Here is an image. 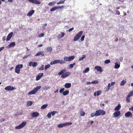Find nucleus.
Here are the masks:
<instances>
[{
  "instance_id": "f257e3e1",
  "label": "nucleus",
  "mask_w": 133,
  "mask_h": 133,
  "mask_svg": "<svg viewBox=\"0 0 133 133\" xmlns=\"http://www.w3.org/2000/svg\"><path fill=\"white\" fill-rule=\"evenodd\" d=\"M105 114V111L102 110H99L96 111L95 112H94L91 114V117H92L94 116H97L100 115H104Z\"/></svg>"
},
{
  "instance_id": "f03ea898",
  "label": "nucleus",
  "mask_w": 133,
  "mask_h": 133,
  "mask_svg": "<svg viewBox=\"0 0 133 133\" xmlns=\"http://www.w3.org/2000/svg\"><path fill=\"white\" fill-rule=\"evenodd\" d=\"M71 74L70 72H67L66 70L63 69L58 72V75H61V77L62 78H64L68 76Z\"/></svg>"
},
{
  "instance_id": "7ed1b4c3",
  "label": "nucleus",
  "mask_w": 133,
  "mask_h": 133,
  "mask_svg": "<svg viewBox=\"0 0 133 133\" xmlns=\"http://www.w3.org/2000/svg\"><path fill=\"white\" fill-rule=\"evenodd\" d=\"M41 86L36 87L33 90L29 92L28 94L29 95H34L37 92L38 90L41 89Z\"/></svg>"
},
{
  "instance_id": "20e7f679",
  "label": "nucleus",
  "mask_w": 133,
  "mask_h": 133,
  "mask_svg": "<svg viewBox=\"0 0 133 133\" xmlns=\"http://www.w3.org/2000/svg\"><path fill=\"white\" fill-rule=\"evenodd\" d=\"M83 32L82 31H80L76 35L74 38V41H76L79 39L83 34Z\"/></svg>"
},
{
  "instance_id": "39448f33",
  "label": "nucleus",
  "mask_w": 133,
  "mask_h": 133,
  "mask_svg": "<svg viewBox=\"0 0 133 133\" xmlns=\"http://www.w3.org/2000/svg\"><path fill=\"white\" fill-rule=\"evenodd\" d=\"M65 63V62L62 60H56L54 61L53 62H51L50 64L52 65L53 64H55L58 63H60L61 64H64Z\"/></svg>"
},
{
  "instance_id": "423d86ee",
  "label": "nucleus",
  "mask_w": 133,
  "mask_h": 133,
  "mask_svg": "<svg viewBox=\"0 0 133 133\" xmlns=\"http://www.w3.org/2000/svg\"><path fill=\"white\" fill-rule=\"evenodd\" d=\"M72 124V123L71 122H67L64 123L60 124H58L57 126L58 128H61L67 125H71Z\"/></svg>"
},
{
  "instance_id": "0eeeda50",
  "label": "nucleus",
  "mask_w": 133,
  "mask_h": 133,
  "mask_svg": "<svg viewBox=\"0 0 133 133\" xmlns=\"http://www.w3.org/2000/svg\"><path fill=\"white\" fill-rule=\"evenodd\" d=\"M26 123L25 121H24L22 122L21 124L17 126L15 128L16 129H21L24 127L25 125L26 124Z\"/></svg>"
},
{
  "instance_id": "6e6552de",
  "label": "nucleus",
  "mask_w": 133,
  "mask_h": 133,
  "mask_svg": "<svg viewBox=\"0 0 133 133\" xmlns=\"http://www.w3.org/2000/svg\"><path fill=\"white\" fill-rule=\"evenodd\" d=\"M75 58V57L74 56H70L69 57H65L64 58V60L66 61H70L73 60Z\"/></svg>"
},
{
  "instance_id": "1a4fd4ad",
  "label": "nucleus",
  "mask_w": 133,
  "mask_h": 133,
  "mask_svg": "<svg viewBox=\"0 0 133 133\" xmlns=\"http://www.w3.org/2000/svg\"><path fill=\"white\" fill-rule=\"evenodd\" d=\"M15 89L16 88L10 86H8L4 88L5 90L11 91Z\"/></svg>"
},
{
  "instance_id": "9d476101",
  "label": "nucleus",
  "mask_w": 133,
  "mask_h": 133,
  "mask_svg": "<svg viewBox=\"0 0 133 133\" xmlns=\"http://www.w3.org/2000/svg\"><path fill=\"white\" fill-rule=\"evenodd\" d=\"M38 65L37 63V62L32 61H30L29 62V66H32L33 67H35L37 66Z\"/></svg>"
},
{
  "instance_id": "9b49d317",
  "label": "nucleus",
  "mask_w": 133,
  "mask_h": 133,
  "mask_svg": "<svg viewBox=\"0 0 133 133\" xmlns=\"http://www.w3.org/2000/svg\"><path fill=\"white\" fill-rule=\"evenodd\" d=\"M120 114L121 112L120 111H116L114 113L113 117L115 118L117 117L120 115Z\"/></svg>"
},
{
  "instance_id": "f8f14e48",
  "label": "nucleus",
  "mask_w": 133,
  "mask_h": 133,
  "mask_svg": "<svg viewBox=\"0 0 133 133\" xmlns=\"http://www.w3.org/2000/svg\"><path fill=\"white\" fill-rule=\"evenodd\" d=\"M43 75V74L42 73H39L36 77V80L37 81L39 80L42 77Z\"/></svg>"
},
{
  "instance_id": "ddd939ff",
  "label": "nucleus",
  "mask_w": 133,
  "mask_h": 133,
  "mask_svg": "<svg viewBox=\"0 0 133 133\" xmlns=\"http://www.w3.org/2000/svg\"><path fill=\"white\" fill-rule=\"evenodd\" d=\"M132 114L130 111H128L125 114V116L127 117H132Z\"/></svg>"
},
{
  "instance_id": "4468645a",
  "label": "nucleus",
  "mask_w": 133,
  "mask_h": 133,
  "mask_svg": "<svg viewBox=\"0 0 133 133\" xmlns=\"http://www.w3.org/2000/svg\"><path fill=\"white\" fill-rule=\"evenodd\" d=\"M95 68L98 71H99L100 72H102L103 71L101 67V66H96L95 67Z\"/></svg>"
},
{
  "instance_id": "2eb2a0df",
  "label": "nucleus",
  "mask_w": 133,
  "mask_h": 133,
  "mask_svg": "<svg viewBox=\"0 0 133 133\" xmlns=\"http://www.w3.org/2000/svg\"><path fill=\"white\" fill-rule=\"evenodd\" d=\"M13 33L11 32L8 35L6 38V41H8L10 40L12 36Z\"/></svg>"
},
{
  "instance_id": "dca6fc26",
  "label": "nucleus",
  "mask_w": 133,
  "mask_h": 133,
  "mask_svg": "<svg viewBox=\"0 0 133 133\" xmlns=\"http://www.w3.org/2000/svg\"><path fill=\"white\" fill-rule=\"evenodd\" d=\"M39 115V113L36 112H33L31 114V116L33 117H36L38 116Z\"/></svg>"
},
{
  "instance_id": "f3484780",
  "label": "nucleus",
  "mask_w": 133,
  "mask_h": 133,
  "mask_svg": "<svg viewBox=\"0 0 133 133\" xmlns=\"http://www.w3.org/2000/svg\"><path fill=\"white\" fill-rule=\"evenodd\" d=\"M43 52V51H40L37 53L35 55V56H38L41 55L42 56H43L44 55Z\"/></svg>"
},
{
  "instance_id": "a211bd4d",
  "label": "nucleus",
  "mask_w": 133,
  "mask_h": 133,
  "mask_svg": "<svg viewBox=\"0 0 133 133\" xmlns=\"http://www.w3.org/2000/svg\"><path fill=\"white\" fill-rule=\"evenodd\" d=\"M35 10H31L29 12L27 15V16H28L30 17L34 13Z\"/></svg>"
},
{
  "instance_id": "6ab92c4d",
  "label": "nucleus",
  "mask_w": 133,
  "mask_h": 133,
  "mask_svg": "<svg viewBox=\"0 0 133 133\" xmlns=\"http://www.w3.org/2000/svg\"><path fill=\"white\" fill-rule=\"evenodd\" d=\"M71 86V84L67 83H66L65 84V87L66 88H70Z\"/></svg>"
},
{
  "instance_id": "aec40b11",
  "label": "nucleus",
  "mask_w": 133,
  "mask_h": 133,
  "mask_svg": "<svg viewBox=\"0 0 133 133\" xmlns=\"http://www.w3.org/2000/svg\"><path fill=\"white\" fill-rule=\"evenodd\" d=\"M121 108V105L120 104H118L116 106L115 109V111H118Z\"/></svg>"
},
{
  "instance_id": "412c9836",
  "label": "nucleus",
  "mask_w": 133,
  "mask_h": 133,
  "mask_svg": "<svg viewBox=\"0 0 133 133\" xmlns=\"http://www.w3.org/2000/svg\"><path fill=\"white\" fill-rule=\"evenodd\" d=\"M61 35L59 34L57 37L58 38V39H60L61 38H62L65 35L64 33L63 32H61Z\"/></svg>"
},
{
  "instance_id": "4be33fe9",
  "label": "nucleus",
  "mask_w": 133,
  "mask_h": 133,
  "mask_svg": "<svg viewBox=\"0 0 133 133\" xmlns=\"http://www.w3.org/2000/svg\"><path fill=\"white\" fill-rule=\"evenodd\" d=\"M16 45L15 43L14 42H12L8 46V48H10V47L14 46Z\"/></svg>"
},
{
  "instance_id": "5701e85b",
  "label": "nucleus",
  "mask_w": 133,
  "mask_h": 133,
  "mask_svg": "<svg viewBox=\"0 0 133 133\" xmlns=\"http://www.w3.org/2000/svg\"><path fill=\"white\" fill-rule=\"evenodd\" d=\"M120 66V64L118 62H116L115 63L114 68L115 69H118Z\"/></svg>"
},
{
  "instance_id": "b1692460",
  "label": "nucleus",
  "mask_w": 133,
  "mask_h": 133,
  "mask_svg": "<svg viewBox=\"0 0 133 133\" xmlns=\"http://www.w3.org/2000/svg\"><path fill=\"white\" fill-rule=\"evenodd\" d=\"M50 86H44V87H43V90H47L50 89Z\"/></svg>"
},
{
  "instance_id": "393cba45",
  "label": "nucleus",
  "mask_w": 133,
  "mask_h": 133,
  "mask_svg": "<svg viewBox=\"0 0 133 133\" xmlns=\"http://www.w3.org/2000/svg\"><path fill=\"white\" fill-rule=\"evenodd\" d=\"M23 65L22 64H19L16 65V67L20 70L23 66Z\"/></svg>"
},
{
  "instance_id": "a878e982",
  "label": "nucleus",
  "mask_w": 133,
  "mask_h": 133,
  "mask_svg": "<svg viewBox=\"0 0 133 133\" xmlns=\"http://www.w3.org/2000/svg\"><path fill=\"white\" fill-rule=\"evenodd\" d=\"M20 70L16 67L15 68V72L17 74H19L20 73Z\"/></svg>"
},
{
  "instance_id": "bb28decb",
  "label": "nucleus",
  "mask_w": 133,
  "mask_h": 133,
  "mask_svg": "<svg viewBox=\"0 0 133 133\" xmlns=\"http://www.w3.org/2000/svg\"><path fill=\"white\" fill-rule=\"evenodd\" d=\"M65 1V0H62L61 1H60L59 2H57V5L61 4H63L64 3Z\"/></svg>"
},
{
  "instance_id": "cd10ccee",
  "label": "nucleus",
  "mask_w": 133,
  "mask_h": 133,
  "mask_svg": "<svg viewBox=\"0 0 133 133\" xmlns=\"http://www.w3.org/2000/svg\"><path fill=\"white\" fill-rule=\"evenodd\" d=\"M52 50V48L51 47H48L46 49V50L48 51V52H51Z\"/></svg>"
},
{
  "instance_id": "c85d7f7f",
  "label": "nucleus",
  "mask_w": 133,
  "mask_h": 133,
  "mask_svg": "<svg viewBox=\"0 0 133 133\" xmlns=\"http://www.w3.org/2000/svg\"><path fill=\"white\" fill-rule=\"evenodd\" d=\"M126 82V81L123 80L121 82L120 85L121 86H123Z\"/></svg>"
},
{
  "instance_id": "c756f323",
  "label": "nucleus",
  "mask_w": 133,
  "mask_h": 133,
  "mask_svg": "<svg viewBox=\"0 0 133 133\" xmlns=\"http://www.w3.org/2000/svg\"><path fill=\"white\" fill-rule=\"evenodd\" d=\"M56 3V2L54 1H53L52 2L49 3L48 4V5L50 6H52L54 5Z\"/></svg>"
},
{
  "instance_id": "7c9ffc66",
  "label": "nucleus",
  "mask_w": 133,
  "mask_h": 133,
  "mask_svg": "<svg viewBox=\"0 0 133 133\" xmlns=\"http://www.w3.org/2000/svg\"><path fill=\"white\" fill-rule=\"evenodd\" d=\"M48 106L47 104H45L43 105L41 107V109H45Z\"/></svg>"
},
{
  "instance_id": "2f4dec72",
  "label": "nucleus",
  "mask_w": 133,
  "mask_h": 133,
  "mask_svg": "<svg viewBox=\"0 0 133 133\" xmlns=\"http://www.w3.org/2000/svg\"><path fill=\"white\" fill-rule=\"evenodd\" d=\"M57 9L58 8H57V7L55 6L51 9L50 10V11L52 12Z\"/></svg>"
},
{
  "instance_id": "473e14b6",
  "label": "nucleus",
  "mask_w": 133,
  "mask_h": 133,
  "mask_svg": "<svg viewBox=\"0 0 133 133\" xmlns=\"http://www.w3.org/2000/svg\"><path fill=\"white\" fill-rule=\"evenodd\" d=\"M69 91L66 90L64 91L63 92V94L64 96H66L69 93Z\"/></svg>"
},
{
  "instance_id": "72a5a7b5",
  "label": "nucleus",
  "mask_w": 133,
  "mask_h": 133,
  "mask_svg": "<svg viewBox=\"0 0 133 133\" xmlns=\"http://www.w3.org/2000/svg\"><path fill=\"white\" fill-rule=\"evenodd\" d=\"M32 104V101H29L27 103V105L29 106H31Z\"/></svg>"
},
{
  "instance_id": "f704fd0d",
  "label": "nucleus",
  "mask_w": 133,
  "mask_h": 133,
  "mask_svg": "<svg viewBox=\"0 0 133 133\" xmlns=\"http://www.w3.org/2000/svg\"><path fill=\"white\" fill-rule=\"evenodd\" d=\"M132 95H133V91H132L130 92L127 96L128 97H130Z\"/></svg>"
},
{
  "instance_id": "c9c22d12",
  "label": "nucleus",
  "mask_w": 133,
  "mask_h": 133,
  "mask_svg": "<svg viewBox=\"0 0 133 133\" xmlns=\"http://www.w3.org/2000/svg\"><path fill=\"white\" fill-rule=\"evenodd\" d=\"M86 57V55H84L82 57H80L79 58V61H81L83 60Z\"/></svg>"
},
{
  "instance_id": "e433bc0d",
  "label": "nucleus",
  "mask_w": 133,
  "mask_h": 133,
  "mask_svg": "<svg viewBox=\"0 0 133 133\" xmlns=\"http://www.w3.org/2000/svg\"><path fill=\"white\" fill-rule=\"evenodd\" d=\"M89 70V68H87L84 70L83 71V73L87 72Z\"/></svg>"
},
{
  "instance_id": "4c0bfd02",
  "label": "nucleus",
  "mask_w": 133,
  "mask_h": 133,
  "mask_svg": "<svg viewBox=\"0 0 133 133\" xmlns=\"http://www.w3.org/2000/svg\"><path fill=\"white\" fill-rule=\"evenodd\" d=\"M50 67V64H48L45 66V70H46Z\"/></svg>"
},
{
  "instance_id": "58836bf2",
  "label": "nucleus",
  "mask_w": 133,
  "mask_h": 133,
  "mask_svg": "<svg viewBox=\"0 0 133 133\" xmlns=\"http://www.w3.org/2000/svg\"><path fill=\"white\" fill-rule=\"evenodd\" d=\"M85 37V36L84 35L83 36L81 37V39L80 40V41H79V42H82V41L84 40V38Z\"/></svg>"
},
{
  "instance_id": "ea45409f",
  "label": "nucleus",
  "mask_w": 133,
  "mask_h": 133,
  "mask_svg": "<svg viewBox=\"0 0 133 133\" xmlns=\"http://www.w3.org/2000/svg\"><path fill=\"white\" fill-rule=\"evenodd\" d=\"M51 115L50 112H49L47 114V117L50 119L51 117Z\"/></svg>"
},
{
  "instance_id": "a19ab883",
  "label": "nucleus",
  "mask_w": 133,
  "mask_h": 133,
  "mask_svg": "<svg viewBox=\"0 0 133 133\" xmlns=\"http://www.w3.org/2000/svg\"><path fill=\"white\" fill-rule=\"evenodd\" d=\"M126 101L128 103L130 102V97L127 96L126 98Z\"/></svg>"
},
{
  "instance_id": "79ce46f5",
  "label": "nucleus",
  "mask_w": 133,
  "mask_h": 133,
  "mask_svg": "<svg viewBox=\"0 0 133 133\" xmlns=\"http://www.w3.org/2000/svg\"><path fill=\"white\" fill-rule=\"evenodd\" d=\"M111 62L110 61L109 59H107L104 61V63L106 64L110 63Z\"/></svg>"
},
{
  "instance_id": "37998d69",
  "label": "nucleus",
  "mask_w": 133,
  "mask_h": 133,
  "mask_svg": "<svg viewBox=\"0 0 133 133\" xmlns=\"http://www.w3.org/2000/svg\"><path fill=\"white\" fill-rule=\"evenodd\" d=\"M57 112L56 111H53L51 112H50L51 115H52V116H54V115H55L56 113H57Z\"/></svg>"
},
{
  "instance_id": "c03bdc74",
  "label": "nucleus",
  "mask_w": 133,
  "mask_h": 133,
  "mask_svg": "<svg viewBox=\"0 0 133 133\" xmlns=\"http://www.w3.org/2000/svg\"><path fill=\"white\" fill-rule=\"evenodd\" d=\"M44 66V65H42L41 66L39 69V70H44V67L43 66Z\"/></svg>"
},
{
  "instance_id": "a18cd8bd",
  "label": "nucleus",
  "mask_w": 133,
  "mask_h": 133,
  "mask_svg": "<svg viewBox=\"0 0 133 133\" xmlns=\"http://www.w3.org/2000/svg\"><path fill=\"white\" fill-rule=\"evenodd\" d=\"M98 83V81L97 80L91 82V83L92 84H97Z\"/></svg>"
},
{
  "instance_id": "49530a36",
  "label": "nucleus",
  "mask_w": 133,
  "mask_h": 133,
  "mask_svg": "<svg viewBox=\"0 0 133 133\" xmlns=\"http://www.w3.org/2000/svg\"><path fill=\"white\" fill-rule=\"evenodd\" d=\"M64 89H65L64 88H62L59 91L60 93H63V92H64Z\"/></svg>"
},
{
  "instance_id": "de8ad7c7",
  "label": "nucleus",
  "mask_w": 133,
  "mask_h": 133,
  "mask_svg": "<svg viewBox=\"0 0 133 133\" xmlns=\"http://www.w3.org/2000/svg\"><path fill=\"white\" fill-rule=\"evenodd\" d=\"M44 35V33H42L40 35H38V37H43Z\"/></svg>"
},
{
  "instance_id": "09e8293b",
  "label": "nucleus",
  "mask_w": 133,
  "mask_h": 133,
  "mask_svg": "<svg viewBox=\"0 0 133 133\" xmlns=\"http://www.w3.org/2000/svg\"><path fill=\"white\" fill-rule=\"evenodd\" d=\"M97 96H99L101 93V91H97Z\"/></svg>"
},
{
  "instance_id": "8fccbe9b",
  "label": "nucleus",
  "mask_w": 133,
  "mask_h": 133,
  "mask_svg": "<svg viewBox=\"0 0 133 133\" xmlns=\"http://www.w3.org/2000/svg\"><path fill=\"white\" fill-rule=\"evenodd\" d=\"M30 55H26L24 57H23V59H26L27 57H28L30 56Z\"/></svg>"
},
{
  "instance_id": "3c124183",
  "label": "nucleus",
  "mask_w": 133,
  "mask_h": 133,
  "mask_svg": "<svg viewBox=\"0 0 133 133\" xmlns=\"http://www.w3.org/2000/svg\"><path fill=\"white\" fill-rule=\"evenodd\" d=\"M74 29V28L73 27H72L71 28L69 29V30H67V31H68L69 32H70L71 31H72V30H73Z\"/></svg>"
},
{
  "instance_id": "603ef678",
  "label": "nucleus",
  "mask_w": 133,
  "mask_h": 133,
  "mask_svg": "<svg viewBox=\"0 0 133 133\" xmlns=\"http://www.w3.org/2000/svg\"><path fill=\"white\" fill-rule=\"evenodd\" d=\"M57 8H58V9H62L64 7V6H57Z\"/></svg>"
},
{
  "instance_id": "864d4df0",
  "label": "nucleus",
  "mask_w": 133,
  "mask_h": 133,
  "mask_svg": "<svg viewBox=\"0 0 133 133\" xmlns=\"http://www.w3.org/2000/svg\"><path fill=\"white\" fill-rule=\"evenodd\" d=\"M105 91H108L109 90V89L108 87H106L105 89Z\"/></svg>"
},
{
  "instance_id": "5fc2aeb1",
  "label": "nucleus",
  "mask_w": 133,
  "mask_h": 133,
  "mask_svg": "<svg viewBox=\"0 0 133 133\" xmlns=\"http://www.w3.org/2000/svg\"><path fill=\"white\" fill-rule=\"evenodd\" d=\"M74 66L72 64H70L69 65V67L71 69Z\"/></svg>"
},
{
  "instance_id": "6e6d98bb",
  "label": "nucleus",
  "mask_w": 133,
  "mask_h": 133,
  "mask_svg": "<svg viewBox=\"0 0 133 133\" xmlns=\"http://www.w3.org/2000/svg\"><path fill=\"white\" fill-rule=\"evenodd\" d=\"M81 115L82 116H84L85 115V113L84 112H82L81 113Z\"/></svg>"
},
{
  "instance_id": "4d7b16f0",
  "label": "nucleus",
  "mask_w": 133,
  "mask_h": 133,
  "mask_svg": "<svg viewBox=\"0 0 133 133\" xmlns=\"http://www.w3.org/2000/svg\"><path fill=\"white\" fill-rule=\"evenodd\" d=\"M111 84L110 83H109L108 84V87L110 89V87H111Z\"/></svg>"
},
{
  "instance_id": "13d9d810",
  "label": "nucleus",
  "mask_w": 133,
  "mask_h": 133,
  "mask_svg": "<svg viewBox=\"0 0 133 133\" xmlns=\"http://www.w3.org/2000/svg\"><path fill=\"white\" fill-rule=\"evenodd\" d=\"M5 121V119L2 118L1 119H0V123L1 122H3Z\"/></svg>"
},
{
  "instance_id": "bf43d9fd",
  "label": "nucleus",
  "mask_w": 133,
  "mask_h": 133,
  "mask_svg": "<svg viewBox=\"0 0 133 133\" xmlns=\"http://www.w3.org/2000/svg\"><path fill=\"white\" fill-rule=\"evenodd\" d=\"M115 83V82H112L111 83H110L111 84V86H112L113 85H114Z\"/></svg>"
},
{
  "instance_id": "052dcab7",
  "label": "nucleus",
  "mask_w": 133,
  "mask_h": 133,
  "mask_svg": "<svg viewBox=\"0 0 133 133\" xmlns=\"http://www.w3.org/2000/svg\"><path fill=\"white\" fill-rule=\"evenodd\" d=\"M129 110H132V111H133V106H132L131 108H130L129 109Z\"/></svg>"
},
{
  "instance_id": "680f3d73",
  "label": "nucleus",
  "mask_w": 133,
  "mask_h": 133,
  "mask_svg": "<svg viewBox=\"0 0 133 133\" xmlns=\"http://www.w3.org/2000/svg\"><path fill=\"white\" fill-rule=\"evenodd\" d=\"M116 14H117L118 15H120V13L118 11H116Z\"/></svg>"
},
{
  "instance_id": "e2e57ef3",
  "label": "nucleus",
  "mask_w": 133,
  "mask_h": 133,
  "mask_svg": "<svg viewBox=\"0 0 133 133\" xmlns=\"http://www.w3.org/2000/svg\"><path fill=\"white\" fill-rule=\"evenodd\" d=\"M4 48V47H2L0 48V52L2 50H3Z\"/></svg>"
},
{
  "instance_id": "0e129e2a",
  "label": "nucleus",
  "mask_w": 133,
  "mask_h": 133,
  "mask_svg": "<svg viewBox=\"0 0 133 133\" xmlns=\"http://www.w3.org/2000/svg\"><path fill=\"white\" fill-rule=\"evenodd\" d=\"M92 83H91V82H88L87 83V85H88V84H92Z\"/></svg>"
},
{
  "instance_id": "69168bd1",
  "label": "nucleus",
  "mask_w": 133,
  "mask_h": 133,
  "mask_svg": "<svg viewBox=\"0 0 133 133\" xmlns=\"http://www.w3.org/2000/svg\"><path fill=\"white\" fill-rule=\"evenodd\" d=\"M58 89H57L56 91H55L54 92V93H57L58 92Z\"/></svg>"
},
{
  "instance_id": "338daca9",
  "label": "nucleus",
  "mask_w": 133,
  "mask_h": 133,
  "mask_svg": "<svg viewBox=\"0 0 133 133\" xmlns=\"http://www.w3.org/2000/svg\"><path fill=\"white\" fill-rule=\"evenodd\" d=\"M94 95L95 96H96V95H97V92H95L94 94Z\"/></svg>"
},
{
  "instance_id": "774afa93",
  "label": "nucleus",
  "mask_w": 133,
  "mask_h": 133,
  "mask_svg": "<svg viewBox=\"0 0 133 133\" xmlns=\"http://www.w3.org/2000/svg\"><path fill=\"white\" fill-rule=\"evenodd\" d=\"M42 46H43V45L42 44H39L38 45V47H41Z\"/></svg>"
}]
</instances>
